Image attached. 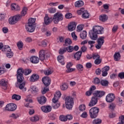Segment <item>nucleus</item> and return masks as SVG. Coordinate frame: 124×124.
I'll return each instance as SVG.
<instances>
[{
    "mask_svg": "<svg viewBox=\"0 0 124 124\" xmlns=\"http://www.w3.org/2000/svg\"><path fill=\"white\" fill-rule=\"evenodd\" d=\"M31 73V69H26L24 70L23 68H19L17 69L16 72V78L18 83H22L24 81L23 75L25 76L29 75Z\"/></svg>",
    "mask_w": 124,
    "mask_h": 124,
    "instance_id": "nucleus-1",
    "label": "nucleus"
},
{
    "mask_svg": "<svg viewBox=\"0 0 124 124\" xmlns=\"http://www.w3.org/2000/svg\"><path fill=\"white\" fill-rule=\"evenodd\" d=\"M104 28L100 26H95L92 30L89 31L90 38L92 40H96L97 39L98 34H102L103 33Z\"/></svg>",
    "mask_w": 124,
    "mask_h": 124,
    "instance_id": "nucleus-2",
    "label": "nucleus"
},
{
    "mask_svg": "<svg viewBox=\"0 0 124 124\" xmlns=\"http://www.w3.org/2000/svg\"><path fill=\"white\" fill-rule=\"evenodd\" d=\"M27 11L28 8H27V7H24L21 12V15H16L9 19V24H10V25H14V24H16V23H17V21H19V20H20V19L22 18V16H25V15L27 14Z\"/></svg>",
    "mask_w": 124,
    "mask_h": 124,
    "instance_id": "nucleus-3",
    "label": "nucleus"
},
{
    "mask_svg": "<svg viewBox=\"0 0 124 124\" xmlns=\"http://www.w3.org/2000/svg\"><path fill=\"white\" fill-rule=\"evenodd\" d=\"M99 112V108L97 107H93L89 110V115L91 119H95Z\"/></svg>",
    "mask_w": 124,
    "mask_h": 124,
    "instance_id": "nucleus-4",
    "label": "nucleus"
},
{
    "mask_svg": "<svg viewBox=\"0 0 124 124\" xmlns=\"http://www.w3.org/2000/svg\"><path fill=\"white\" fill-rule=\"evenodd\" d=\"M52 20L54 24H58L60 21L63 20V15L59 12L56 13L54 15Z\"/></svg>",
    "mask_w": 124,
    "mask_h": 124,
    "instance_id": "nucleus-5",
    "label": "nucleus"
},
{
    "mask_svg": "<svg viewBox=\"0 0 124 124\" xmlns=\"http://www.w3.org/2000/svg\"><path fill=\"white\" fill-rule=\"evenodd\" d=\"M65 104H66V107L67 109H69V110H71V109H72L73 104H74L73 98L70 96L66 97V98H65Z\"/></svg>",
    "mask_w": 124,
    "mask_h": 124,
    "instance_id": "nucleus-6",
    "label": "nucleus"
},
{
    "mask_svg": "<svg viewBox=\"0 0 124 124\" xmlns=\"http://www.w3.org/2000/svg\"><path fill=\"white\" fill-rule=\"evenodd\" d=\"M104 38H105L104 36H100L98 38L97 40V45L95 46L96 49H100L101 48V46L104 43Z\"/></svg>",
    "mask_w": 124,
    "mask_h": 124,
    "instance_id": "nucleus-7",
    "label": "nucleus"
},
{
    "mask_svg": "<svg viewBox=\"0 0 124 124\" xmlns=\"http://www.w3.org/2000/svg\"><path fill=\"white\" fill-rule=\"evenodd\" d=\"M16 109H17V106L13 103L7 104L5 107L6 111H15Z\"/></svg>",
    "mask_w": 124,
    "mask_h": 124,
    "instance_id": "nucleus-8",
    "label": "nucleus"
},
{
    "mask_svg": "<svg viewBox=\"0 0 124 124\" xmlns=\"http://www.w3.org/2000/svg\"><path fill=\"white\" fill-rule=\"evenodd\" d=\"M115 98H116L115 94L113 93H110L107 95L106 100L107 102L110 103L111 102H113V101L115 100Z\"/></svg>",
    "mask_w": 124,
    "mask_h": 124,
    "instance_id": "nucleus-9",
    "label": "nucleus"
},
{
    "mask_svg": "<svg viewBox=\"0 0 124 124\" xmlns=\"http://www.w3.org/2000/svg\"><path fill=\"white\" fill-rule=\"evenodd\" d=\"M42 81L46 87L50 86V84H51V79L48 77H44L43 78Z\"/></svg>",
    "mask_w": 124,
    "mask_h": 124,
    "instance_id": "nucleus-10",
    "label": "nucleus"
},
{
    "mask_svg": "<svg viewBox=\"0 0 124 124\" xmlns=\"http://www.w3.org/2000/svg\"><path fill=\"white\" fill-rule=\"evenodd\" d=\"M98 99L97 97H95V96H93L92 97L91 100L90 101L89 106V107H93V106H94L97 103V101Z\"/></svg>",
    "mask_w": 124,
    "mask_h": 124,
    "instance_id": "nucleus-11",
    "label": "nucleus"
},
{
    "mask_svg": "<svg viewBox=\"0 0 124 124\" xmlns=\"http://www.w3.org/2000/svg\"><path fill=\"white\" fill-rule=\"evenodd\" d=\"M93 94L97 98V97H102L105 94V92L102 91H96Z\"/></svg>",
    "mask_w": 124,
    "mask_h": 124,
    "instance_id": "nucleus-12",
    "label": "nucleus"
},
{
    "mask_svg": "<svg viewBox=\"0 0 124 124\" xmlns=\"http://www.w3.org/2000/svg\"><path fill=\"white\" fill-rule=\"evenodd\" d=\"M110 70L109 66H106L102 69V76L105 77L108 75V71Z\"/></svg>",
    "mask_w": 124,
    "mask_h": 124,
    "instance_id": "nucleus-13",
    "label": "nucleus"
},
{
    "mask_svg": "<svg viewBox=\"0 0 124 124\" xmlns=\"http://www.w3.org/2000/svg\"><path fill=\"white\" fill-rule=\"evenodd\" d=\"M41 109L44 113H49L52 110V107L50 106H44L41 107Z\"/></svg>",
    "mask_w": 124,
    "mask_h": 124,
    "instance_id": "nucleus-14",
    "label": "nucleus"
},
{
    "mask_svg": "<svg viewBox=\"0 0 124 124\" xmlns=\"http://www.w3.org/2000/svg\"><path fill=\"white\" fill-rule=\"evenodd\" d=\"M76 23L71 22L70 25L68 26V29L69 31H73L76 29Z\"/></svg>",
    "mask_w": 124,
    "mask_h": 124,
    "instance_id": "nucleus-15",
    "label": "nucleus"
},
{
    "mask_svg": "<svg viewBox=\"0 0 124 124\" xmlns=\"http://www.w3.org/2000/svg\"><path fill=\"white\" fill-rule=\"evenodd\" d=\"M39 79V76L37 74H33L30 77V82H36Z\"/></svg>",
    "mask_w": 124,
    "mask_h": 124,
    "instance_id": "nucleus-16",
    "label": "nucleus"
},
{
    "mask_svg": "<svg viewBox=\"0 0 124 124\" xmlns=\"http://www.w3.org/2000/svg\"><path fill=\"white\" fill-rule=\"evenodd\" d=\"M0 85L4 90L7 89V81L5 79H2L0 81Z\"/></svg>",
    "mask_w": 124,
    "mask_h": 124,
    "instance_id": "nucleus-17",
    "label": "nucleus"
},
{
    "mask_svg": "<svg viewBox=\"0 0 124 124\" xmlns=\"http://www.w3.org/2000/svg\"><path fill=\"white\" fill-rule=\"evenodd\" d=\"M52 18H49V17L48 16V15H46L45 17H44V23L45 25H49V24H51L52 23Z\"/></svg>",
    "mask_w": 124,
    "mask_h": 124,
    "instance_id": "nucleus-18",
    "label": "nucleus"
},
{
    "mask_svg": "<svg viewBox=\"0 0 124 124\" xmlns=\"http://www.w3.org/2000/svg\"><path fill=\"white\" fill-rule=\"evenodd\" d=\"M39 60L40 61H44L45 60V50L43 49L40 50L39 54Z\"/></svg>",
    "mask_w": 124,
    "mask_h": 124,
    "instance_id": "nucleus-19",
    "label": "nucleus"
},
{
    "mask_svg": "<svg viewBox=\"0 0 124 124\" xmlns=\"http://www.w3.org/2000/svg\"><path fill=\"white\" fill-rule=\"evenodd\" d=\"M34 28H35V26L32 25H27L26 26V30L28 32H33L34 31Z\"/></svg>",
    "mask_w": 124,
    "mask_h": 124,
    "instance_id": "nucleus-20",
    "label": "nucleus"
},
{
    "mask_svg": "<svg viewBox=\"0 0 124 124\" xmlns=\"http://www.w3.org/2000/svg\"><path fill=\"white\" fill-rule=\"evenodd\" d=\"M19 82L20 84L19 85V89H20L22 92H26L27 91V88L25 86L26 82Z\"/></svg>",
    "mask_w": 124,
    "mask_h": 124,
    "instance_id": "nucleus-21",
    "label": "nucleus"
},
{
    "mask_svg": "<svg viewBox=\"0 0 124 124\" xmlns=\"http://www.w3.org/2000/svg\"><path fill=\"white\" fill-rule=\"evenodd\" d=\"M30 61L32 63H38L39 62V58L37 57L33 56L30 58Z\"/></svg>",
    "mask_w": 124,
    "mask_h": 124,
    "instance_id": "nucleus-22",
    "label": "nucleus"
},
{
    "mask_svg": "<svg viewBox=\"0 0 124 124\" xmlns=\"http://www.w3.org/2000/svg\"><path fill=\"white\" fill-rule=\"evenodd\" d=\"M82 56V51H78L74 55V58L76 61H79Z\"/></svg>",
    "mask_w": 124,
    "mask_h": 124,
    "instance_id": "nucleus-23",
    "label": "nucleus"
},
{
    "mask_svg": "<svg viewBox=\"0 0 124 124\" xmlns=\"http://www.w3.org/2000/svg\"><path fill=\"white\" fill-rule=\"evenodd\" d=\"M46 97L45 96H41L39 99H38V101L40 104L43 105V104H45L46 103Z\"/></svg>",
    "mask_w": 124,
    "mask_h": 124,
    "instance_id": "nucleus-24",
    "label": "nucleus"
},
{
    "mask_svg": "<svg viewBox=\"0 0 124 124\" xmlns=\"http://www.w3.org/2000/svg\"><path fill=\"white\" fill-rule=\"evenodd\" d=\"M62 95V93L60 92H56V94H54V97L52 99V100L54 101V100H56V101H59V99H60V97Z\"/></svg>",
    "mask_w": 124,
    "mask_h": 124,
    "instance_id": "nucleus-25",
    "label": "nucleus"
},
{
    "mask_svg": "<svg viewBox=\"0 0 124 124\" xmlns=\"http://www.w3.org/2000/svg\"><path fill=\"white\" fill-rule=\"evenodd\" d=\"M84 5V1L82 0H78L75 2V7H82Z\"/></svg>",
    "mask_w": 124,
    "mask_h": 124,
    "instance_id": "nucleus-26",
    "label": "nucleus"
},
{
    "mask_svg": "<svg viewBox=\"0 0 124 124\" xmlns=\"http://www.w3.org/2000/svg\"><path fill=\"white\" fill-rule=\"evenodd\" d=\"M57 60H58V62L60 63H61V64L62 65H64V58H63V56H62V55H59L57 57Z\"/></svg>",
    "mask_w": 124,
    "mask_h": 124,
    "instance_id": "nucleus-27",
    "label": "nucleus"
},
{
    "mask_svg": "<svg viewBox=\"0 0 124 124\" xmlns=\"http://www.w3.org/2000/svg\"><path fill=\"white\" fill-rule=\"evenodd\" d=\"M100 83L103 87H107L109 85V81L106 79H101Z\"/></svg>",
    "mask_w": 124,
    "mask_h": 124,
    "instance_id": "nucleus-28",
    "label": "nucleus"
},
{
    "mask_svg": "<svg viewBox=\"0 0 124 124\" xmlns=\"http://www.w3.org/2000/svg\"><path fill=\"white\" fill-rule=\"evenodd\" d=\"M11 7L12 10H16V11H19L20 10V7L16 3L12 4Z\"/></svg>",
    "mask_w": 124,
    "mask_h": 124,
    "instance_id": "nucleus-29",
    "label": "nucleus"
},
{
    "mask_svg": "<svg viewBox=\"0 0 124 124\" xmlns=\"http://www.w3.org/2000/svg\"><path fill=\"white\" fill-rule=\"evenodd\" d=\"M35 18H30L28 20V22L27 25H30V26H35Z\"/></svg>",
    "mask_w": 124,
    "mask_h": 124,
    "instance_id": "nucleus-30",
    "label": "nucleus"
},
{
    "mask_svg": "<svg viewBox=\"0 0 124 124\" xmlns=\"http://www.w3.org/2000/svg\"><path fill=\"white\" fill-rule=\"evenodd\" d=\"M31 92H32V93H37L39 92L38 88H37V87H36V86L34 85L31 86Z\"/></svg>",
    "mask_w": 124,
    "mask_h": 124,
    "instance_id": "nucleus-31",
    "label": "nucleus"
},
{
    "mask_svg": "<svg viewBox=\"0 0 124 124\" xmlns=\"http://www.w3.org/2000/svg\"><path fill=\"white\" fill-rule=\"evenodd\" d=\"M113 58L114 59V61L118 62L121 60V54L119 52L115 53L113 56Z\"/></svg>",
    "mask_w": 124,
    "mask_h": 124,
    "instance_id": "nucleus-32",
    "label": "nucleus"
},
{
    "mask_svg": "<svg viewBox=\"0 0 124 124\" xmlns=\"http://www.w3.org/2000/svg\"><path fill=\"white\" fill-rule=\"evenodd\" d=\"M44 73L45 75H47L48 76L49 75H51V74L53 73V70H52V69L49 68L44 70Z\"/></svg>",
    "mask_w": 124,
    "mask_h": 124,
    "instance_id": "nucleus-33",
    "label": "nucleus"
},
{
    "mask_svg": "<svg viewBox=\"0 0 124 124\" xmlns=\"http://www.w3.org/2000/svg\"><path fill=\"white\" fill-rule=\"evenodd\" d=\"M58 101H56V100H54V101L52 100V107L54 109H57L60 107V103H58Z\"/></svg>",
    "mask_w": 124,
    "mask_h": 124,
    "instance_id": "nucleus-34",
    "label": "nucleus"
},
{
    "mask_svg": "<svg viewBox=\"0 0 124 124\" xmlns=\"http://www.w3.org/2000/svg\"><path fill=\"white\" fill-rule=\"evenodd\" d=\"M80 38L81 39H86L87 38V31H83L80 34Z\"/></svg>",
    "mask_w": 124,
    "mask_h": 124,
    "instance_id": "nucleus-35",
    "label": "nucleus"
},
{
    "mask_svg": "<svg viewBox=\"0 0 124 124\" xmlns=\"http://www.w3.org/2000/svg\"><path fill=\"white\" fill-rule=\"evenodd\" d=\"M72 44V41L70 40L69 38H67L65 40L64 44H63V46H68Z\"/></svg>",
    "mask_w": 124,
    "mask_h": 124,
    "instance_id": "nucleus-36",
    "label": "nucleus"
},
{
    "mask_svg": "<svg viewBox=\"0 0 124 124\" xmlns=\"http://www.w3.org/2000/svg\"><path fill=\"white\" fill-rule=\"evenodd\" d=\"M108 19V17H107L106 15H101L99 17V20L102 22H105L106 21H107Z\"/></svg>",
    "mask_w": 124,
    "mask_h": 124,
    "instance_id": "nucleus-37",
    "label": "nucleus"
},
{
    "mask_svg": "<svg viewBox=\"0 0 124 124\" xmlns=\"http://www.w3.org/2000/svg\"><path fill=\"white\" fill-rule=\"evenodd\" d=\"M12 99L15 100H20L21 99V96L16 94H14L12 96Z\"/></svg>",
    "mask_w": 124,
    "mask_h": 124,
    "instance_id": "nucleus-38",
    "label": "nucleus"
},
{
    "mask_svg": "<svg viewBox=\"0 0 124 124\" xmlns=\"http://www.w3.org/2000/svg\"><path fill=\"white\" fill-rule=\"evenodd\" d=\"M17 46L19 50H22L23 49V47H24V44L22 41H20L17 43Z\"/></svg>",
    "mask_w": 124,
    "mask_h": 124,
    "instance_id": "nucleus-39",
    "label": "nucleus"
},
{
    "mask_svg": "<svg viewBox=\"0 0 124 124\" xmlns=\"http://www.w3.org/2000/svg\"><path fill=\"white\" fill-rule=\"evenodd\" d=\"M89 13H88V11L85 10L82 15V18H84V19H88V18H89Z\"/></svg>",
    "mask_w": 124,
    "mask_h": 124,
    "instance_id": "nucleus-40",
    "label": "nucleus"
},
{
    "mask_svg": "<svg viewBox=\"0 0 124 124\" xmlns=\"http://www.w3.org/2000/svg\"><path fill=\"white\" fill-rule=\"evenodd\" d=\"M3 49H4L5 52H7V53H9L10 52H11V48H10V47L8 46H3Z\"/></svg>",
    "mask_w": 124,
    "mask_h": 124,
    "instance_id": "nucleus-41",
    "label": "nucleus"
},
{
    "mask_svg": "<svg viewBox=\"0 0 124 124\" xmlns=\"http://www.w3.org/2000/svg\"><path fill=\"white\" fill-rule=\"evenodd\" d=\"M66 48V50L68 52V53H72L73 52V46H67Z\"/></svg>",
    "mask_w": 124,
    "mask_h": 124,
    "instance_id": "nucleus-42",
    "label": "nucleus"
},
{
    "mask_svg": "<svg viewBox=\"0 0 124 124\" xmlns=\"http://www.w3.org/2000/svg\"><path fill=\"white\" fill-rule=\"evenodd\" d=\"M119 122L117 124H124V115L119 117Z\"/></svg>",
    "mask_w": 124,
    "mask_h": 124,
    "instance_id": "nucleus-43",
    "label": "nucleus"
},
{
    "mask_svg": "<svg viewBox=\"0 0 124 124\" xmlns=\"http://www.w3.org/2000/svg\"><path fill=\"white\" fill-rule=\"evenodd\" d=\"M101 123H102V120L100 119H95L93 122V124H100Z\"/></svg>",
    "mask_w": 124,
    "mask_h": 124,
    "instance_id": "nucleus-44",
    "label": "nucleus"
},
{
    "mask_svg": "<svg viewBox=\"0 0 124 124\" xmlns=\"http://www.w3.org/2000/svg\"><path fill=\"white\" fill-rule=\"evenodd\" d=\"M66 52V47H64L63 48H60L59 50V53L60 55H63L64 53Z\"/></svg>",
    "mask_w": 124,
    "mask_h": 124,
    "instance_id": "nucleus-45",
    "label": "nucleus"
},
{
    "mask_svg": "<svg viewBox=\"0 0 124 124\" xmlns=\"http://www.w3.org/2000/svg\"><path fill=\"white\" fill-rule=\"evenodd\" d=\"M39 117H38V116H34L33 117L31 118V122H37V121H39Z\"/></svg>",
    "mask_w": 124,
    "mask_h": 124,
    "instance_id": "nucleus-46",
    "label": "nucleus"
},
{
    "mask_svg": "<svg viewBox=\"0 0 124 124\" xmlns=\"http://www.w3.org/2000/svg\"><path fill=\"white\" fill-rule=\"evenodd\" d=\"M48 11L49 13H56L57 9L56 8L51 7L48 9Z\"/></svg>",
    "mask_w": 124,
    "mask_h": 124,
    "instance_id": "nucleus-47",
    "label": "nucleus"
},
{
    "mask_svg": "<svg viewBox=\"0 0 124 124\" xmlns=\"http://www.w3.org/2000/svg\"><path fill=\"white\" fill-rule=\"evenodd\" d=\"M108 108H109V109H110L111 111H114L115 108H116V104H115L114 103L110 104Z\"/></svg>",
    "mask_w": 124,
    "mask_h": 124,
    "instance_id": "nucleus-48",
    "label": "nucleus"
},
{
    "mask_svg": "<svg viewBox=\"0 0 124 124\" xmlns=\"http://www.w3.org/2000/svg\"><path fill=\"white\" fill-rule=\"evenodd\" d=\"M79 110L81 111V112H83V111H85L86 110V107L85 105H81L79 106Z\"/></svg>",
    "mask_w": 124,
    "mask_h": 124,
    "instance_id": "nucleus-49",
    "label": "nucleus"
},
{
    "mask_svg": "<svg viewBox=\"0 0 124 124\" xmlns=\"http://www.w3.org/2000/svg\"><path fill=\"white\" fill-rule=\"evenodd\" d=\"M67 88H68V86H67L66 84H63L61 87V89L62 91H65V90H67Z\"/></svg>",
    "mask_w": 124,
    "mask_h": 124,
    "instance_id": "nucleus-50",
    "label": "nucleus"
},
{
    "mask_svg": "<svg viewBox=\"0 0 124 124\" xmlns=\"http://www.w3.org/2000/svg\"><path fill=\"white\" fill-rule=\"evenodd\" d=\"M85 12V8H82L80 10L78 11L77 13L78 15H81V14H83Z\"/></svg>",
    "mask_w": 124,
    "mask_h": 124,
    "instance_id": "nucleus-51",
    "label": "nucleus"
},
{
    "mask_svg": "<svg viewBox=\"0 0 124 124\" xmlns=\"http://www.w3.org/2000/svg\"><path fill=\"white\" fill-rule=\"evenodd\" d=\"M60 120L61 121V122H66V121H67L66 120V117L63 115L60 116Z\"/></svg>",
    "mask_w": 124,
    "mask_h": 124,
    "instance_id": "nucleus-52",
    "label": "nucleus"
},
{
    "mask_svg": "<svg viewBox=\"0 0 124 124\" xmlns=\"http://www.w3.org/2000/svg\"><path fill=\"white\" fill-rule=\"evenodd\" d=\"M77 68L79 71H82L83 70V65L82 64H78L77 65Z\"/></svg>",
    "mask_w": 124,
    "mask_h": 124,
    "instance_id": "nucleus-53",
    "label": "nucleus"
},
{
    "mask_svg": "<svg viewBox=\"0 0 124 124\" xmlns=\"http://www.w3.org/2000/svg\"><path fill=\"white\" fill-rule=\"evenodd\" d=\"M77 29V31L80 32L84 29V26L82 25H79L78 26Z\"/></svg>",
    "mask_w": 124,
    "mask_h": 124,
    "instance_id": "nucleus-54",
    "label": "nucleus"
},
{
    "mask_svg": "<svg viewBox=\"0 0 124 124\" xmlns=\"http://www.w3.org/2000/svg\"><path fill=\"white\" fill-rule=\"evenodd\" d=\"M94 63L95 64H100V63H101V59L100 58H97L94 61Z\"/></svg>",
    "mask_w": 124,
    "mask_h": 124,
    "instance_id": "nucleus-55",
    "label": "nucleus"
},
{
    "mask_svg": "<svg viewBox=\"0 0 124 124\" xmlns=\"http://www.w3.org/2000/svg\"><path fill=\"white\" fill-rule=\"evenodd\" d=\"M75 68H69L67 69L66 72H67V73H71V72H73V71H75Z\"/></svg>",
    "mask_w": 124,
    "mask_h": 124,
    "instance_id": "nucleus-56",
    "label": "nucleus"
},
{
    "mask_svg": "<svg viewBox=\"0 0 124 124\" xmlns=\"http://www.w3.org/2000/svg\"><path fill=\"white\" fill-rule=\"evenodd\" d=\"M100 83V80L98 78H94V83L96 85H98Z\"/></svg>",
    "mask_w": 124,
    "mask_h": 124,
    "instance_id": "nucleus-57",
    "label": "nucleus"
},
{
    "mask_svg": "<svg viewBox=\"0 0 124 124\" xmlns=\"http://www.w3.org/2000/svg\"><path fill=\"white\" fill-rule=\"evenodd\" d=\"M65 17L66 19H70V18H72V14L71 13H67L65 15Z\"/></svg>",
    "mask_w": 124,
    "mask_h": 124,
    "instance_id": "nucleus-58",
    "label": "nucleus"
},
{
    "mask_svg": "<svg viewBox=\"0 0 124 124\" xmlns=\"http://www.w3.org/2000/svg\"><path fill=\"white\" fill-rule=\"evenodd\" d=\"M10 118H13V119H17V118L19 117V115L18 114H15V113H12L10 116Z\"/></svg>",
    "mask_w": 124,
    "mask_h": 124,
    "instance_id": "nucleus-59",
    "label": "nucleus"
},
{
    "mask_svg": "<svg viewBox=\"0 0 124 124\" xmlns=\"http://www.w3.org/2000/svg\"><path fill=\"white\" fill-rule=\"evenodd\" d=\"M13 52H12V51H10V52H8L7 53L6 56L9 58H12V57H13Z\"/></svg>",
    "mask_w": 124,
    "mask_h": 124,
    "instance_id": "nucleus-60",
    "label": "nucleus"
},
{
    "mask_svg": "<svg viewBox=\"0 0 124 124\" xmlns=\"http://www.w3.org/2000/svg\"><path fill=\"white\" fill-rule=\"evenodd\" d=\"M87 49H88L87 48V46H83L81 47V51H80V52H83V53H85V52H86V51H87Z\"/></svg>",
    "mask_w": 124,
    "mask_h": 124,
    "instance_id": "nucleus-61",
    "label": "nucleus"
},
{
    "mask_svg": "<svg viewBox=\"0 0 124 124\" xmlns=\"http://www.w3.org/2000/svg\"><path fill=\"white\" fill-rule=\"evenodd\" d=\"M41 46L42 47H47V43H46V41H43L41 43Z\"/></svg>",
    "mask_w": 124,
    "mask_h": 124,
    "instance_id": "nucleus-62",
    "label": "nucleus"
},
{
    "mask_svg": "<svg viewBox=\"0 0 124 124\" xmlns=\"http://www.w3.org/2000/svg\"><path fill=\"white\" fill-rule=\"evenodd\" d=\"M71 35L74 40H75V41L77 40V36H76V34H75V32H72Z\"/></svg>",
    "mask_w": 124,
    "mask_h": 124,
    "instance_id": "nucleus-63",
    "label": "nucleus"
},
{
    "mask_svg": "<svg viewBox=\"0 0 124 124\" xmlns=\"http://www.w3.org/2000/svg\"><path fill=\"white\" fill-rule=\"evenodd\" d=\"M118 77L121 79H124V72L120 73L118 75Z\"/></svg>",
    "mask_w": 124,
    "mask_h": 124,
    "instance_id": "nucleus-64",
    "label": "nucleus"
}]
</instances>
